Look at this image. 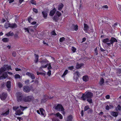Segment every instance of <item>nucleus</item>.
<instances>
[{
	"instance_id": "nucleus-1",
	"label": "nucleus",
	"mask_w": 121,
	"mask_h": 121,
	"mask_svg": "<svg viewBox=\"0 0 121 121\" xmlns=\"http://www.w3.org/2000/svg\"><path fill=\"white\" fill-rule=\"evenodd\" d=\"M93 96V94L90 91H86L83 94L81 97V99L83 101L86 100L90 104L92 103V98Z\"/></svg>"
},
{
	"instance_id": "nucleus-2",
	"label": "nucleus",
	"mask_w": 121,
	"mask_h": 121,
	"mask_svg": "<svg viewBox=\"0 0 121 121\" xmlns=\"http://www.w3.org/2000/svg\"><path fill=\"white\" fill-rule=\"evenodd\" d=\"M102 42L104 43H106L108 46H110L111 44L113 45L115 42H117V39L113 37H112L111 39L109 40L108 38H106L102 40Z\"/></svg>"
},
{
	"instance_id": "nucleus-3",
	"label": "nucleus",
	"mask_w": 121,
	"mask_h": 121,
	"mask_svg": "<svg viewBox=\"0 0 121 121\" xmlns=\"http://www.w3.org/2000/svg\"><path fill=\"white\" fill-rule=\"evenodd\" d=\"M54 108L56 110L58 111H61L63 112L64 111L65 109L61 104H58L56 106L54 107Z\"/></svg>"
},
{
	"instance_id": "nucleus-4",
	"label": "nucleus",
	"mask_w": 121,
	"mask_h": 121,
	"mask_svg": "<svg viewBox=\"0 0 121 121\" xmlns=\"http://www.w3.org/2000/svg\"><path fill=\"white\" fill-rule=\"evenodd\" d=\"M16 95L17 96V101L18 102L21 101L22 100V93L17 92L16 93Z\"/></svg>"
},
{
	"instance_id": "nucleus-5",
	"label": "nucleus",
	"mask_w": 121,
	"mask_h": 121,
	"mask_svg": "<svg viewBox=\"0 0 121 121\" xmlns=\"http://www.w3.org/2000/svg\"><path fill=\"white\" fill-rule=\"evenodd\" d=\"M8 77V75L7 74V72H4L0 77V79L1 80L3 79H5L7 78Z\"/></svg>"
},
{
	"instance_id": "nucleus-6",
	"label": "nucleus",
	"mask_w": 121,
	"mask_h": 121,
	"mask_svg": "<svg viewBox=\"0 0 121 121\" xmlns=\"http://www.w3.org/2000/svg\"><path fill=\"white\" fill-rule=\"evenodd\" d=\"M7 96V94L5 93H3L0 95V98L2 100H4L6 99Z\"/></svg>"
},
{
	"instance_id": "nucleus-7",
	"label": "nucleus",
	"mask_w": 121,
	"mask_h": 121,
	"mask_svg": "<svg viewBox=\"0 0 121 121\" xmlns=\"http://www.w3.org/2000/svg\"><path fill=\"white\" fill-rule=\"evenodd\" d=\"M23 90L24 92L28 93L30 91V89L28 86H24L23 87Z\"/></svg>"
},
{
	"instance_id": "nucleus-8",
	"label": "nucleus",
	"mask_w": 121,
	"mask_h": 121,
	"mask_svg": "<svg viewBox=\"0 0 121 121\" xmlns=\"http://www.w3.org/2000/svg\"><path fill=\"white\" fill-rule=\"evenodd\" d=\"M32 97L31 96H28L25 97L23 99V100L25 102L30 101L32 99Z\"/></svg>"
},
{
	"instance_id": "nucleus-9",
	"label": "nucleus",
	"mask_w": 121,
	"mask_h": 121,
	"mask_svg": "<svg viewBox=\"0 0 121 121\" xmlns=\"http://www.w3.org/2000/svg\"><path fill=\"white\" fill-rule=\"evenodd\" d=\"M26 74L31 78L32 79H34L35 78V75L31 73L28 72L26 73Z\"/></svg>"
},
{
	"instance_id": "nucleus-10",
	"label": "nucleus",
	"mask_w": 121,
	"mask_h": 121,
	"mask_svg": "<svg viewBox=\"0 0 121 121\" xmlns=\"http://www.w3.org/2000/svg\"><path fill=\"white\" fill-rule=\"evenodd\" d=\"M54 115L56 116L57 117L59 118L60 119H62L63 118L62 115L59 112H57L56 114H54Z\"/></svg>"
},
{
	"instance_id": "nucleus-11",
	"label": "nucleus",
	"mask_w": 121,
	"mask_h": 121,
	"mask_svg": "<svg viewBox=\"0 0 121 121\" xmlns=\"http://www.w3.org/2000/svg\"><path fill=\"white\" fill-rule=\"evenodd\" d=\"M48 61L45 59L42 60L41 61H39V62H40L42 66L44 64H45L47 63L48 62Z\"/></svg>"
},
{
	"instance_id": "nucleus-12",
	"label": "nucleus",
	"mask_w": 121,
	"mask_h": 121,
	"mask_svg": "<svg viewBox=\"0 0 121 121\" xmlns=\"http://www.w3.org/2000/svg\"><path fill=\"white\" fill-rule=\"evenodd\" d=\"M56 11V10L55 8L53 9L50 11V15L51 16H52L55 13Z\"/></svg>"
},
{
	"instance_id": "nucleus-13",
	"label": "nucleus",
	"mask_w": 121,
	"mask_h": 121,
	"mask_svg": "<svg viewBox=\"0 0 121 121\" xmlns=\"http://www.w3.org/2000/svg\"><path fill=\"white\" fill-rule=\"evenodd\" d=\"M104 83V79L103 78H101L100 79V81L99 82V84L101 86H103L104 85L103 84Z\"/></svg>"
},
{
	"instance_id": "nucleus-14",
	"label": "nucleus",
	"mask_w": 121,
	"mask_h": 121,
	"mask_svg": "<svg viewBox=\"0 0 121 121\" xmlns=\"http://www.w3.org/2000/svg\"><path fill=\"white\" fill-rule=\"evenodd\" d=\"M82 79L83 81L85 82L88 81L89 80L88 76H83Z\"/></svg>"
},
{
	"instance_id": "nucleus-15",
	"label": "nucleus",
	"mask_w": 121,
	"mask_h": 121,
	"mask_svg": "<svg viewBox=\"0 0 121 121\" xmlns=\"http://www.w3.org/2000/svg\"><path fill=\"white\" fill-rule=\"evenodd\" d=\"M83 64H79L78 63H77V65H76V68L77 69H78L81 68L82 66L83 65Z\"/></svg>"
},
{
	"instance_id": "nucleus-16",
	"label": "nucleus",
	"mask_w": 121,
	"mask_h": 121,
	"mask_svg": "<svg viewBox=\"0 0 121 121\" xmlns=\"http://www.w3.org/2000/svg\"><path fill=\"white\" fill-rule=\"evenodd\" d=\"M10 27L12 28H16L17 27V25L15 23L10 24L9 25Z\"/></svg>"
},
{
	"instance_id": "nucleus-17",
	"label": "nucleus",
	"mask_w": 121,
	"mask_h": 121,
	"mask_svg": "<svg viewBox=\"0 0 121 121\" xmlns=\"http://www.w3.org/2000/svg\"><path fill=\"white\" fill-rule=\"evenodd\" d=\"M23 113L21 111L20 109L17 110L16 112V115H20Z\"/></svg>"
},
{
	"instance_id": "nucleus-18",
	"label": "nucleus",
	"mask_w": 121,
	"mask_h": 121,
	"mask_svg": "<svg viewBox=\"0 0 121 121\" xmlns=\"http://www.w3.org/2000/svg\"><path fill=\"white\" fill-rule=\"evenodd\" d=\"M84 29L85 31H86L88 29L89 27L87 24H84Z\"/></svg>"
},
{
	"instance_id": "nucleus-19",
	"label": "nucleus",
	"mask_w": 121,
	"mask_h": 121,
	"mask_svg": "<svg viewBox=\"0 0 121 121\" xmlns=\"http://www.w3.org/2000/svg\"><path fill=\"white\" fill-rule=\"evenodd\" d=\"M6 87L9 90V88L11 87V82L10 81H8L6 82Z\"/></svg>"
},
{
	"instance_id": "nucleus-20",
	"label": "nucleus",
	"mask_w": 121,
	"mask_h": 121,
	"mask_svg": "<svg viewBox=\"0 0 121 121\" xmlns=\"http://www.w3.org/2000/svg\"><path fill=\"white\" fill-rule=\"evenodd\" d=\"M111 114L114 117H117L118 115V113L116 112H111Z\"/></svg>"
},
{
	"instance_id": "nucleus-21",
	"label": "nucleus",
	"mask_w": 121,
	"mask_h": 121,
	"mask_svg": "<svg viewBox=\"0 0 121 121\" xmlns=\"http://www.w3.org/2000/svg\"><path fill=\"white\" fill-rule=\"evenodd\" d=\"M72 119V116L71 115H70L68 116L67 118V121H71Z\"/></svg>"
},
{
	"instance_id": "nucleus-22",
	"label": "nucleus",
	"mask_w": 121,
	"mask_h": 121,
	"mask_svg": "<svg viewBox=\"0 0 121 121\" xmlns=\"http://www.w3.org/2000/svg\"><path fill=\"white\" fill-rule=\"evenodd\" d=\"M6 71L5 68L2 67L0 69V75L2 74L4 72Z\"/></svg>"
},
{
	"instance_id": "nucleus-23",
	"label": "nucleus",
	"mask_w": 121,
	"mask_h": 121,
	"mask_svg": "<svg viewBox=\"0 0 121 121\" xmlns=\"http://www.w3.org/2000/svg\"><path fill=\"white\" fill-rule=\"evenodd\" d=\"M34 55L35 56V63H37L38 61L39 58L38 57H39V56L38 55H37L36 54H34Z\"/></svg>"
},
{
	"instance_id": "nucleus-24",
	"label": "nucleus",
	"mask_w": 121,
	"mask_h": 121,
	"mask_svg": "<svg viewBox=\"0 0 121 121\" xmlns=\"http://www.w3.org/2000/svg\"><path fill=\"white\" fill-rule=\"evenodd\" d=\"M6 35L8 36H12L14 35L13 32L12 31H10L8 33L6 34Z\"/></svg>"
},
{
	"instance_id": "nucleus-25",
	"label": "nucleus",
	"mask_w": 121,
	"mask_h": 121,
	"mask_svg": "<svg viewBox=\"0 0 121 121\" xmlns=\"http://www.w3.org/2000/svg\"><path fill=\"white\" fill-rule=\"evenodd\" d=\"M42 13L43 16L44 18H46V17H47V13L46 12H42Z\"/></svg>"
},
{
	"instance_id": "nucleus-26",
	"label": "nucleus",
	"mask_w": 121,
	"mask_h": 121,
	"mask_svg": "<svg viewBox=\"0 0 121 121\" xmlns=\"http://www.w3.org/2000/svg\"><path fill=\"white\" fill-rule=\"evenodd\" d=\"M58 17H59L55 14V15L53 17V20L56 22L58 20Z\"/></svg>"
},
{
	"instance_id": "nucleus-27",
	"label": "nucleus",
	"mask_w": 121,
	"mask_h": 121,
	"mask_svg": "<svg viewBox=\"0 0 121 121\" xmlns=\"http://www.w3.org/2000/svg\"><path fill=\"white\" fill-rule=\"evenodd\" d=\"M10 25V24L9 23L6 22L4 25L5 28L7 29L9 27H10V25Z\"/></svg>"
},
{
	"instance_id": "nucleus-28",
	"label": "nucleus",
	"mask_w": 121,
	"mask_h": 121,
	"mask_svg": "<svg viewBox=\"0 0 121 121\" xmlns=\"http://www.w3.org/2000/svg\"><path fill=\"white\" fill-rule=\"evenodd\" d=\"M36 27V26H35L34 27L33 26H32L30 27H29V31L31 32H32L34 31L33 30V28H35Z\"/></svg>"
},
{
	"instance_id": "nucleus-29",
	"label": "nucleus",
	"mask_w": 121,
	"mask_h": 121,
	"mask_svg": "<svg viewBox=\"0 0 121 121\" xmlns=\"http://www.w3.org/2000/svg\"><path fill=\"white\" fill-rule=\"evenodd\" d=\"M63 7V5L61 3L58 6V9L59 10H61L62 9Z\"/></svg>"
},
{
	"instance_id": "nucleus-30",
	"label": "nucleus",
	"mask_w": 121,
	"mask_h": 121,
	"mask_svg": "<svg viewBox=\"0 0 121 121\" xmlns=\"http://www.w3.org/2000/svg\"><path fill=\"white\" fill-rule=\"evenodd\" d=\"M2 41L4 42H8L9 41V39L7 38H4L2 39Z\"/></svg>"
},
{
	"instance_id": "nucleus-31",
	"label": "nucleus",
	"mask_w": 121,
	"mask_h": 121,
	"mask_svg": "<svg viewBox=\"0 0 121 121\" xmlns=\"http://www.w3.org/2000/svg\"><path fill=\"white\" fill-rule=\"evenodd\" d=\"M72 26L73 27V29L75 30L76 31L78 30V27L77 25H75L73 24L72 25Z\"/></svg>"
},
{
	"instance_id": "nucleus-32",
	"label": "nucleus",
	"mask_w": 121,
	"mask_h": 121,
	"mask_svg": "<svg viewBox=\"0 0 121 121\" xmlns=\"http://www.w3.org/2000/svg\"><path fill=\"white\" fill-rule=\"evenodd\" d=\"M37 75L41 74L43 75L44 76L46 74V73H45L39 72H37Z\"/></svg>"
},
{
	"instance_id": "nucleus-33",
	"label": "nucleus",
	"mask_w": 121,
	"mask_h": 121,
	"mask_svg": "<svg viewBox=\"0 0 121 121\" xmlns=\"http://www.w3.org/2000/svg\"><path fill=\"white\" fill-rule=\"evenodd\" d=\"M9 110L8 109L4 113L2 114L4 116L7 115L9 114Z\"/></svg>"
},
{
	"instance_id": "nucleus-34",
	"label": "nucleus",
	"mask_w": 121,
	"mask_h": 121,
	"mask_svg": "<svg viewBox=\"0 0 121 121\" xmlns=\"http://www.w3.org/2000/svg\"><path fill=\"white\" fill-rule=\"evenodd\" d=\"M14 77L16 79L20 78V75L18 74H16L15 75H14Z\"/></svg>"
},
{
	"instance_id": "nucleus-35",
	"label": "nucleus",
	"mask_w": 121,
	"mask_h": 121,
	"mask_svg": "<svg viewBox=\"0 0 121 121\" xmlns=\"http://www.w3.org/2000/svg\"><path fill=\"white\" fill-rule=\"evenodd\" d=\"M56 15L58 17H60L61 15V13L59 11H57Z\"/></svg>"
},
{
	"instance_id": "nucleus-36",
	"label": "nucleus",
	"mask_w": 121,
	"mask_h": 121,
	"mask_svg": "<svg viewBox=\"0 0 121 121\" xmlns=\"http://www.w3.org/2000/svg\"><path fill=\"white\" fill-rule=\"evenodd\" d=\"M24 29L25 30L26 32H27L28 34H30L29 28H25Z\"/></svg>"
},
{
	"instance_id": "nucleus-37",
	"label": "nucleus",
	"mask_w": 121,
	"mask_h": 121,
	"mask_svg": "<svg viewBox=\"0 0 121 121\" xmlns=\"http://www.w3.org/2000/svg\"><path fill=\"white\" fill-rule=\"evenodd\" d=\"M68 71V70H66L64 72L63 75L62 76V77H64L65 76L67 73Z\"/></svg>"
},
{
	"instance_id": "nucleus-38",
	"label": "nucleus",
	"mask_w": 121,
	"mask_h": 121,
	"mask_svg": "<svg viewBox=\"0 0 121 121\" xmlns=\"http://www.w3.org/2000/svg\"><path fill=\"white\" fill-rule=\"evenodd\" d=\"M90 108L88 105L86 106L84 108V111H86L88 110Z\"/></svg>"
},
{
	"instance_id": "nucleus-39",
	"label": "nucleus",
	"mask_w": 121,
	"mask_h": 121,
	"mask_svg": "<svg viewBox=\"0 0 121 121\" xmlns=\"http://www.w3.org/2000/svg\"><path fill=\"white\" fill-rule=\"evenodd\" d=\"M40 111L41 112V115H44V114L43 112V111H44V109L42 108H41L40 109Z\"/></svg>"
},
{
	"instance_id": "nucleus-40",
	"label": "nucleus",
	"mask_w": 121,
	"mask_h": 121,
	"mask_svg": "<svg viewBox=\"0 0 121 121\" xmlns=\"http://www.w3.org/2000/svg\"><path fill=\"white\" fill-rule=\"evenodd\" d=\"M65 39L64 37L61 38L60 39V42H62L65 40Z\"/></svg>"
},
{
	"instance_id": "nucleus-41",
	"label": "nucleus",
	"mask_w": 121,
	"mask_h": 121,
	"mask_svg": "<svg viewBox=\"0 0 121 121\" xmlns=\"http://www.w3.org/2000/svg\"><path fill=\"white\" fill-rule=\"evenodd\" d=\"M5 68L6 69V70H9V69H11V66H8L7 65L6 68Z\"/></svg>"
},
{
	"instance_id": "nucleus-42",
	"label": "nucleus",
	"mask_w": 121,
	"mask_h": 121,
	"mask_svg": "<svg viewBox=\"0 0 121 121\" xmlns=\"http://www.w3.org/2000/svg\"><path fill=\"white\" fill-rule=\"evenodd\" d=\"M116 109L121 111V106L120 105H118L117 108Z\"/></svg>"
},
{
	"instance_id": "nucleus-43",
	"label": "nucleus",
	"mask_w": 121,
	"mask_h": 121,
	"mask_svg": "<svg viewBox=\"0 0 121 121\" xmlns=\"http://www.w3.org/2000/svg\"><path fill=\"white\" fill-rule=\"evenodd\" d=\"M93 112V110L91 109H89L87 112V113L88 114L89 113H92Z\"/></svg>"
},
{
	"instance_id": "nucleus-44",
	"label": "nucleus",
	"mask_w": 121,
	"mask_h": 121,
	"mask_svg": "<svg viewBox=\"0 0 121 121\" xmlns=\"http://www.w3.org/2000/svg\"><path fill=\"white\" fill-rule=\"evenodd\" d=\"M75 74L77 75V77L76 78V79H77L78 78V77H79L80 75V74L78 71H77L76 73H75Z\"/></svg>"
},
{
	"instance_id": "nucleus-45",
	"label": "nucleus",
	"mask_w": 121,
	"mask_h": 121,
	"mask_svg": "<svg viewBox=\"0 0 121 121\" xmlns=\"http://www.w3.org/2000/svg\"><path fill=\"white\" fill-rule=\"evenodd\" d=\"M33 20V19L31 17H29L28 19V21H29V22L30 23Z\"/></svg>"
},
{
	"instance_id": "nucleus-46",
	"label": "nucleus",
	"mask_w": 121,
	"mask_h": 121,
	"mask_svg": "<svg viewBox=\"0 0 121 121\" xmlns=\"http://www.w3.org/2000/svg\"><path fill=\"white\" fill-rule=\"evenodd\" d=\"M19 107L14 106L13 107V109L15 111H16L17 109L19 108Z\"/></svg>"
},
{
	"instance_id": "nucleus-47",
	"label": "nucleus",
	"mask_w": 121,
	"mask_h": 121,
	"mask_svg": "<svg viewBox=\"0 0 121 121\" xmlns=\"http://www.w3.org/2000/svg\"><path fill=\"white\" fill-rule=\"evenodd\" d=\"M18 87L20 88L21 87L23 86L22 84L20 82H19L18 83Z\"/></svg>"
},
{
	"instance_id": "nucleus-48",
	"label": "nucleus",
	"mask_w": 121,
	"mask_h": 121,
	"mask_svg": "<svg viewBox=\"0 0 121 121\" xmlns=\"http://www.w3.org/2000/svg\"><path fill=\"white\" fill-rule=\"evenodd\" d=\"M95 55H97L98 54V51L97 50V48H96L95 49Z\"/></svg>"
},
{
	"instance_id": "nucleus-49",
	"label": "nucleus",
	"mask_w": 121,
	"mask_h": 121,
	"mask_svg": "<svg viewBox=\"0 0 121 121\" xmlns=\"http://www.w3.org/2000/svg\"><path fill=\"white\" fill-rule=\"evenodd\" d=\"M20 107L21 109L22 112H23V111L25 108H27V107H26V108H25L24 107H22L21 106H20Z\"/></svg>"
},
{
	"instance_id": "nucleus-50",
	"label": "nucleus",
	"mask_w": 121,
	"mask_h": 121,
	"mask_svg": "<svg viewBox=\"0 0 121 121\" xmlns=\"http://www.w3.org/2000/svg\"><path fill=\"white\" fill-rule=\"evenodd\" d=\"M71 49H72V51H73V52H75V51L76 50V48H75L74 47H72V48Z\"/></svg>"
},
{
	"instance_id": "nucleus-51",
	"label": "nucleus",
	"mask_w": 121,
	"mask_h": 121,
	"mask_svg": "<svg viewBox=\"0 0 121 121\" xmlns=\"http://www.w3.org/2000/svg\"><path fill=\"white\" fill-rule=\"evenodd\" d=\"M48 64H47L45 65H43L41 67V68H46L48 66Z\"/></svg>"
},
{
	"instance_id": "nucleus-52",
	"label": "nucleus",
	"mask_w": 121,
	"mask_h": 121,
	"mask_svg": "<svg viewBox=\"0 0 121 121\" xmlns=\"http://www.w3.org/2000/svg\"><path fill=\"white\" fill-rule=\"evenodd\" d=\"M31 3L33 4H36V2H35V1L34 0H31Z\"/></svg>"
},
{
	"instance_id": "nucleus-53",
	"label": "nucleus",
	"mask_w": 121,
	"mask_h": 121,
	"mask_svg": "<svg viewBox=\"0 0 121 121\" xmlns=\"http://www.w3.org/2000/svg\"><path fill=\"white\" fill-rule=\"evenodd\" d=\"M48 69L50 70L52 68L51 67V66L50 64H48Z\"/></svg>"
},
{
	"instance_id": "nucleus-54",
	"label": "nucleus",
	"mask_w": 121,
	"mask_h": 121,
	"mask_svg": "<svg viewBox=\"0 0 121 121\" xmlns=\"http://www.w3.org/2000/svg\"><path fill=\"white\" fill-rule=\"evenodd\" d=\"M51 71L50 70H49L48 71L47 73V74L48 75V76H50V75L51 74Z\"/></svg>"
},
{
	"instance_id": "nucleus-55",
	"label": "nucleus",
	"mask_w": 121,
	"mask_h": 121,
	"mask_svg": "<svg viewBox=\"0 0 121 121\" xmlns=\"http://www.w3.org/2000/svg\"><path fill=\"white\" fill-rule=\"evenodd\" d=\"M105 109L106 110H109L110 109L108 105H107L106 106Z\"/></svg>"
},
{
	"instance_id": "nucleus-56",
	"label": "nucleus",
	"mask_w": 121,
	"mask_h": 121,
	"mask_svg": "<svg viewBox=\"0 0 121 121\" xmlns=\"http://www.w3.org/2000/svg\"><path fill=\"white\" fill-rule=\"evenodd\" d=\"M33 11L35 12V13H37L38 11L37 10V9L34 8L33 9Z\"/></svg>"
},
{
	"instance_id": "nucleus-57",
	"label": "nucleus",
	"mask_w": 121,
	"mask_h": 121,
	"mask_svg": "<svg viewBox=\"0 0 121 121\" xmlns=\"http://www.w3.org/2000/svg\"><path fill=\"white\" fill-rule=\"evenodd\" d=\"M5 86V84L4 83H2L1 84L0 86L2 88L4 87Z\"/></svg>"
},
{
	"instance_id": "nucleus-58",
	"label": "nucleus",
	"mask_w": 121,
	"mask_h": 121,
	"mask_svg": "<svg viewBox=\"0 0 121 121\" xmlns=\"http://www.w3.org/2000/svg\"><path fill=\"white\" fill-rule=\"evenodd\" d=\"M103 8H104L105 9H108V7L107 5H104L102 7Z\"/></svg>"
},
{
	"instance_id": "nucleus-59",
	"label": "nucleus",
	"mask_w": 121,
	"mask_h": 121,
	"mask_svg": "<svg viewBox=\"0 0 121 121\" xmlns=\"http://www.w3.org/2000/svg\"><path fill=\"white\" fill-rule=\"evenodd\" d=\"M12 55L14 57H15L16 55V52H13L12 53Z\"/></svg>"
},
{
	"instance_id": "nucleus-60",
	"label": "nucleus",
	"mask_w": 121,
	"mask_h": 121,
	"mask_svg": "<svg viewBox=\"0 0 121 121\" xmlns=\"http://www.w3.org/2000/svg\"><path fill=\"white\" fill-rule=\"evenodd\" d=\"M110 109L113 108V106L111 104H109V105Z\"/></svg>"
},
{
	"instance_id": "nucleus-61",
	"label": "nucleus",
	"mask_w": 121,
	"mask_h": 121,
	"mask_svg": "<svg viewBox=\"0 0 121 121\" xmlns=\"http://www.w3.org/2000/svg\"><path fill=\"white\" fill-rule=\"evenodd\" d=\"M14 1V0H7V1H9V3H11L12 2H13Z\"/></svg>"
},
{
	"instance_id": "nucleus-62",
	"label": "nucleus",
	"mask_w": 121,
	"mask_h": 121,
	"mask_svg": "<svg viewBox=\"0 0 121 121\" xmlns=\"http://www.w3.org/2000/svg\"><path fill=\"white\" fill-rule=\"evenodd\" d=\"M51 34L52 35H56V33L54 31L52 32Z\"/></svg>"
},
{
	"instance_id": "nucleus-63",
	"label": "nucleus",
	"mask_w": 121,
	"mask_h": 121,
	"mask_svg": "<svg viewBox=\"0 0 121 121\" xmlns=\"http://www.w3.org/2000/svg\"><path fill=\"white\" fill-rule=\"evenodd\" d=\"M110 96L109 95H107L105 96L106 98L107 99H109L110 98Z\"/></svg>"
},
{
	"instance_id": "nucleus-64",
	"label": "nucleus",
	"mask_w": 121,
	"mask_h": 121,
	"mask_svg": "<svg viewBox=\"0 0 121 121\" xmlns=\"http://www.w3.org/2000/svg\"><path fill=\"white\" fill-rule=\"evenodd\" d=\"M117 72L118 73L120 74L121 73V69H118Z\"/></svg>"
}]
</instances>
